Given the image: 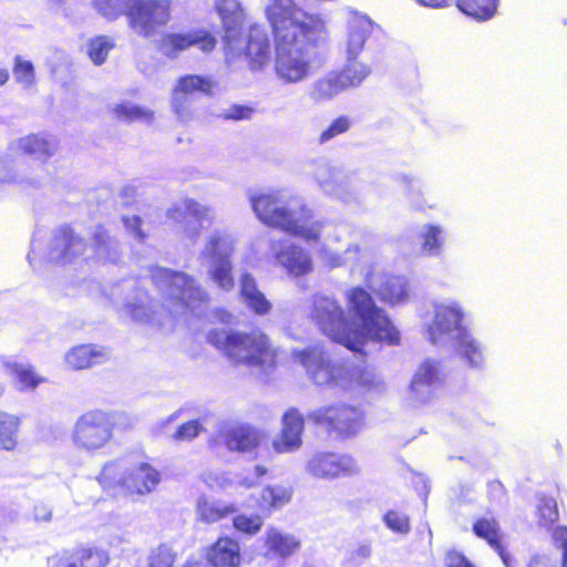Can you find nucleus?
<instances>
[{"mask_svg": "<svg viewBox=\"0 0 567 567\" xmlns=\"http://www.w3.org/2000/svg\"><path fill=\"white\" fill-rule=\"evenodd\" d=\"M147 272L136 280L124 281L126 289L134 290L125 301L124 312L135 321H154L161 307L179 313L195 311L209 300L206 289L186 272L161 267H152Z\"/></svg>", "mask_w": 567, "mask_h": 567, "instance_id": "obj_1", "label": "nucleus"}, {"mask_svg": "<svg viewBox=\"0 0 567 567\" xmlns=\"http://www.w3.org/2000/svg\"><path fill=\"white\" fill-rule=\"evenodd\" d=\"M327 35L320 16L286 1V83H297L310 75L312 60Z\"/></svg>", "mask_w": 567, "mask_h": 567, "instance_id": "obj_2", "label": "nucleus"}, {"mask_svg": "<svg viewBox=\"0 0 567 567\" xmlns=\"http://www.w3.org/2000/svg\"><path fill=\"white\" fill-rule=\"evenodd\" d=\"M207 340L217 349L225 351L235 363L258 369L265 381H268L275 372L276 353L264 333L212 330L207 334Z\"/></svg>", "mask_w": 567, "mask_h": 567, "instance_id": "obj_3", "label": "nucleus"}, {"mask_svg": "<svg viewBox=\"0 0 567 567\" xmlns=\"http://www.w3.org/2000/svg\"><path fill=\"white\" fill-rule=\"evenodd\" d=\"M237 238L227 230H213L199 251L198 259L206 267L208 278L223 291L235 287L231 256L236 250Z\"/></svg>", "mask_w": 567, "mask_h": 567, "instance_id": "obj_4", "label": "nucleus"}, {"mask_svg": "<svg viewBox=\"0 0 567 567\" xmlns=\"http://www.w3.org/2000/svg\"><path fill=\"white\" fill-rule=\"evenodd\" d=\"M350 309L361 319L369 337L377 342L399 346L401 336L385 312L377 307L371 295L362 287L348 291Z\"/></svg>", "mask_w": 567, "mask_h": 567, "instance_id": "obj_5", "label": "nucleus"}, {"mask_svg": "<svg viewBox=\"0 0 567 567\" xmlns=\"http://www.w3.org/2000/svg\"><path fill=\"white\" fill-rule=\"evenodd\" d=\"M312 317L321 329L333 341L344 346L347 349L365 355L363 348L367 343V336L359 329H351L342 307L329 299H322L315 305Z\"/></svg>", "mask_w": 567, "mask_h": 567, "instance_id": "obj_6", "label": "nucleus"}, {"mask_svg": "<svg viewBox=\"0 0 567 567\" xmlns=\"http://www.w3.org/2000/svg\"><path fill=\"white\" fill-rule=\"evenodd\" d=\"M113 419L102 410H91L78 417L72 430L76 449L93 453L105 447L113 437Z\"/></svg>", "mask_w": 567, "mask_h": 567, "instance_id": "obj_7", "label": "nucleus"}, {"mask_svg": "<svg viewBox=\"0 0 567 567\" xmlns=\"http://www.w3.org/2000/svg\"><path fill=\"white\" fill-rule=\"evenodd\" d=\"M216 82L208 76L187 74L181 76L171 95V109L178 121L188 123L198 117L196 95H212Z\"/></svg>", "mask_w": 567, "mask_h": 567, "instance_id": "obj_8", "label": "nucleus"}, {"mask_svg": "<svg viewBox=\"0 0 567 567\" xmlns=\"http://www.w3.org/2000/svg\"><path fill=\"white\" fill-rule=\"evenodd\" d=\"M363 412L350 404L322 406L309 413V419L337 439L354 436L363 425Z\"/></svg>", "mask_w": 567, "mask_h": 567, "instance_id": "obj_9", "label": "nucleus"}, {"mask_svg": "<svg viewBox=\"0 0 567 567\" xmlns=\"http://www.w3.org/2000/svg\"><path fill=\"white\" fill-rule=\"evenodd\" d=\"M171 16V0H138L127 11L130 28L144 38L155 35L169 22Z\"/></svg>", "mask_w": 567, "mask_h": 567, "instance_id": "obj_10", "label": "nucleus"}, {"mask_svg": "<svg viewBox=\"0 0 567 567\" xmlns=\"http://www.w3.org/2000/svg\"><path fill=\"white\" fill-rule=\"evenodd\" d=\"M168 216L182 224L184 237L193 243L197 241L203 230L209 228L216 220V212L213 207L192 198L174 205L168 210Z\"/></svg>", "mask_w": 567, "mask_h": 567, "instance_id": "obj_11", "label": "nucleus"}, {"mask_svg": "<svg viewBox=\"0 0 567 567\" xmlns=\"http://www.w3.org/2000/svg\"><path fill=\"white\" fill-rule=\"evenodd\" d=\"M227 56L245 55L252 64V68H260L268 60L270 44L265 29L260 25H252L247 35L241 29L236 31L233 39H224Z\"/></svg>", "mask_w": 567, "mask_h": 567, "instance_id": "obj_12", "label": "nucleus"}, {"mask_svg": "<svg viewBox=\"0 0 567 567\" xmlns=\"http://www.w3.org/2000/svg\"><path fill=\"white\" fill-rule=\"evenodd\" d=\"M216 39L206 30H190L184 33H165L158 41V50L169 59L177 58L181 52L196 47L203 52L212 51Z\"/></svg>", "mask_w": 567, "mask_h": 567, "instance_id": "obj_13", "label": "nucleus"}, {"mask_svg": "<svg viewBox=\"0 0 567 567\" xmlns=\"http://www.w3.org/2000/svg\"><path fill=\"white\" fill-rule=\"evenodd\" d=\"M461 330H466V328L463 326V313L458 307L447 305L436 307L433 321L427 328L431 343L440 344L450 340L454 341Z\"/></svg>", "mask_w": 567, "mask_h": 567, "instance_id": "obj_14", "label": "nucleus"}, {"mask_svg": "<svg viewBox=\"0 0 567 567\" xmlns=\"http://www.w3.org/2000/svg\"><path fill=\"white\" fill-rule=\"evenodd\" d=\"M307 471L313 477L332 480L353 474L355 463L350 455L319 452L309 460Z\"/></svg>", "mask_w": 567, "mask_h": 567, "instance_id": "obj_15", "label": "nucleus"}, {"mask_svg": "<svg viewBox=\"0 0 567 567\" xmlns=\"http://www.w3.org/2000/svg\"><path fill=\"white\" fill-rule=\"evenodd\" d=\"M86 246L83 239L76 236L69 227L60 228L53 239L49 251V259L55 262H74L84 256Z\"/></svg>", "mask_w": 567, "mask_h": 567, "instance_id": "obj_16", "label": "nucleus"}, {"mask_svg": "<svg viewBox=\"0 0 567 567\" xmlns=\"http://www.w3.org/2000/svg\"><path fill=\"white\" fill-rule=\"evenodd\" d=\"M249 200L262 224L272 228H284V199L280 193L250 195Z\"/></svg>", "mask_w": 567, "mask_h": 567, "instance_id": "obj_17", "label": "nucleus"}, {"mask_svg": "<svg viewBox=\"0 0 567 567\" xmlns=\"http://www.w3.org/2000/svg\"><path fill=\"white\" fill-rule=\"evenodd\" d=\"M472 530L478 538L484 539L498 554L506 567H518L517 561L506 549L504 534L495 518H477L472 526Z\"/></svg>", "mask_w": 567, "mask_h": 567, "instance_id": "obj_18", "label": "nucleus"}, {"mask_svg": "<svg viewBox=\"0 0 567 567\" xmlns=\"http://www.w3.org/2000/svg\"><path fill=\"white\" fill-rule=\"evenodd\" d=\"M323 225L313 220L309 208L286 209V231L307 241H318Z\"/></svg>", "mask_w": 567, "mask_h": 567, "instance_id": "obj_19", "label": "nucleus"}, {"mask_svg": "<svg viewBox=\"0 0 567 567\" xmlns=\"http://www.w3.org/2000/svg\"><path fill=\"white\" fill-rule=\"evenodd\" d=\"M347 29V59L348 61H354L362 52L365 41L372 33L373 22L364 14L351 12Z\"/></svg>", "mask_w": 567, "mask_h": 567, "instance_id": "obj_20", "label": "nucleus"}, {"mask_svg": "<svg viewBox=\"0 0 567 567\" xmlns=\"http://www.w3.org/2000/svg\"><path fill=\"white\" fill-rule=\"evenodd\" d=\"M159 481L161 474L148 463H131L125 489L132 494H148L155 489Z\"/></svg>", "mask_w": 567, "mask_h": 567, "instance_id": "obj_21", "label": "nucleus"}, {"mask_svg": "<svg viewBox=\"0 0 567 567\" xmlns=\"http://www.w3.org/2000/svg\"><path fill=\"white\" fill-rule=\"evenodd\" d=\"M19 147L24 154L45 162L58 150V141L47 134H30L19 140Z\"/></svg>", "mask_w": 567, "mask_h": 567, "instance_id": "obj_22", "label": "nucleus"}, {"mask_svg": "<svg viewBox=\"0 0 567 567\" xmlns=\"http://www.w3.org/2000/svg\"><path fill=\"white\" fill-rule=\"evenodd\" d=\"M106 357V352L96 346L81 344L66 352L65 362L71 369L82 370L102 363Z\"/></svg>", "mask_w": 567, "mask_h": 567, "instance_id": "obj_23", "label": "nucleus"}, {"mask_svg": "<svg viewBox=\"0 0 567 567\" xmlns=\"http://www.w3.org/2000/svg\"><path fill=\"white\" fill-rule=\"evenodd\" d=\"M240 296L245 305L256 315H266L271 308L268 299L258 289L255 278L248 272L240 277Z\"/></svg>", "mask_w": 567, "mask_h": 567, "instance_id": "obj_24", "label": "nucleus"}, {"mask_svg": "<svg viewBox=\"0 0 567 567\" xmlns=\"http://www.w3.org/2000/svg\"><path fill=\"white\" fill-rule=\"evenodd\" d=\"M260 433L248 425L234 427L226 434L227 449L239 453H251L260 444Z\"/></svg>", "mask_w": 567, "mask_h": 567, "instance_id": "obj_25", "label": "nucleus"}, {"mask_svg": "<svg viewBox=\"0 0 567 567\" xmlns=\"http://www.w3.org/2000/svg\"><path fill=\"white\" fill-rule=\"evenodd\" d=\"M207 560L214 567H236L240 561L239 546L230 538H220L208 550Z\"/></svg>", "mask_w": 567, "mask_h": 567, "instance_id": "obj_26", "label": "nucleus"}, {"mask_svg": "<svg viewBox=\"0 0 567 567\" xmlns=\"http://www.w3.org/2000/svg\"><path fill=\"white\" fill-rule=\"evenodd\" d=\"M216 8L224 24V39H233L236 31L241 29L244 20V10L240 3L238 0H217Z\"/></svg>", "mask_w": 567, "mask_h": 567, "instance_id": "obj_27", "label": "nucleus"}, {"mask_svg": "<svg viewBox=\"0 0 567 567\" xmlns=\"http://www.w3.org/2000/svg\"><path fill=\"white\" fill-rule=\"evenodd\" d=\"M21 419L4 411H0V450L12 452L19 441Z\"/></svg>", "mask_w": 567, "mask_h": 567, "instance_id": "obj_28", "label": "nucleus"}, {"mask_svg": "<svg viewBox=\"0 0 567 567\" xmlns=\"http://www.w3.org/2000/svg\"><path fill=\"white\" fill-rule=\"evenodd\" d=\"M131 463L130 460L122 458L105 464L99 477L100 483L104 487L122 486L125 488Z\"/></svg>", "mask_w": 567, "mask_h": 567, "instance_id": "obj_29", "label": "nucleus"}, {"mask_svg": "<svg viewBox=\"0 0 567 567\" xmlns=\"http://www.w3.org/2000/svg\"><path fill=\"white\" fill-rule=\"evenodd\" d=\"M93 250L100 260L115 262L120 258L117 240L109 236L103 227H97L93 234Z\"/></svg>", "mask_w": 567, "mask_h": 567, "instance_id": "obj_30", "label": "nucleus"}, {"mask_svg": "<svg viewBox=\"0 0 567 567\" xmlns=\"http://www.w3.org/2000/svg\"><path fill=\"white\" fill-rule=\"evenodd\" d=\"M454 348L472 367H478L483 362V352L480 343L466 330H461L455 336Z\"/></svg>", "mask_w": 567, "mask_h": 567, "instance_id": "obj_31", "label": "nucleus"}, {"mask_svg": "<svg viewBox=\"0 0 567 567\" xmlns=\"http://www.w3.org/2000/svg\"><path fill=\"white\" fill-rule=\"evenodd\" d=\"M305 417L297 410L286 411V452H291L302 445Z\"/></svg>", "mask_w": 567, "mask_h": 567, "instance_id": "obj_32", "label": "nucleus"}, {"mask_svg": "<svg viewBox=\"0 0 567 567\" xmlns=\"http://www.w3.org/2000/svg\"><path fill=\"white\" fill-rule=\"evenodd\" d=\"M442 381V372L437 361L426 359L415 371L410 386L417 391L424 386H432Z\"/></svg>", "mask_w": 567, "mask_h": 567, "instance_id": "obj_33", "label": "nucleus"}, {"mask_svg": "<svg viewBox=\"0 0 567 567\" xmlns=\"http://www.w3.org/2000/svg\"><path fill=\"white\" fill-rule=\"evenodd\" d=\"M311 269L312 260L305 249L292 245L286 250V271L290 276H305Z\"/></svg>", "mask_w": 567, "mask_h": 567, "instance_id": "obj_34", "label": "nucleus"}, {"mask_svg": "<svg viewBox=\"0 0 567 567\" xmlns=\"http://www.w3.org/2000/svg\"><path fill=\"white\" fill-rule=\"evenodd\" d=\"M456 7L464 14L484 21L495 14L497 0H456Z\"/></svg>", "mask_w": 567, "mask_h": 567, "instance_id": "obj_35", "label": "nucleus"}, {"mask_svg": "<svg viewBox=\"0 0 567 567\" xmlns=\"http://www.w3.org/2000/svg\"><path fill=\"white\" fill-rule=\"evenodd\" d=\"M346 90L338 71L328 73L316 81L313 95L317 100H330Z\"/></svg>", "mask_w": 567, "mask_h": 567, "instance_id": "obj_36", "label": "nucleus"}, {"mask_svg": "<svg viewBox=\"0 0 567 567\" xmlns=\"http://www.w3.org/2000/svg\"><path fill=\"white\" fill-rule=\"evenodd\" d=\"M114 114L117 118L128 122L141 121L144 123H151L154 118V113L150 109L128 102L116 105Z\"/></svg>", "mask_w": 567, "mask_h": 567, "instance_id": "obj_37", "label": "nucleus"}, {"mask_svg": "<svg viewBox=\"0 0 567 567\" xmlns=\"http://www.w3.org/2000/svg\"><path fill=\"white\" fill-rule=\"evenodd\" d=\"M338 73L347 90L360 85L369 76L371 70L365 64L348 61V64L342 70L338 71Z\"/></svg>", "mask_w": 567, "mask_h": 567, "instance_id": "obj_38", "label": "nucleus"}, {"mask_svg": "<svg viewBox=\"0 0 567 567\" xmlns=\"http://www.w3.org/2000/svg\"><path fill=\"white\" fill-rule=\"evenodd\" d=\"M380 295L383 300L394 305L408 298V288L400 278H389L381 285Z\"/></svg>", "mask_w": 567, "mask_h": 567, "instance_id": "obj_39", "label": "nucleus"}, {"mask_svg": "<svg viewBox=\"0 0 567 567\" xmlns=\"http://www.w3.org/2000/svg\"><path fill=\"white\" fill-rule=\"evenodd\" d=\"M235 509L233 506H221L214 502H209L205 498H200L197 504L198 516L203 522L214 523L227 515L233 513Z\"/></svg>", "mask_w": 567, "mask_h": 567, "instance_id": "obj_40", "label": "nucleus"}, {"mask_svg": "<svg viewBox=\"0 0 567 567\" xmlns=\"http://www.w3.org/2000/svg\"><path fill=\"white\" fill-rule=\"evenodd\" d=\"M75 551L78 567H106L109 556L97 548H79Z\"/></svg>", "mask_w": 567, "mask_h": 567, "instance_id": "obj_41", "label": "nucleus"}, {"mask_svg": "<svg viewBox=\"0 0 567 567\" xmlns=\"http://www.w3.org/2000/svg\"><path fill=\"white\" fill-rule=\"evenodd\" d=\"M537 524L544 528H550L559 517L556 501L550 497H542L537 506Z\"/></svg>", "mask_w": 567, "mask_h": 567, "instance_id": "obj_42", "label": "nucleus"}, {"mask_svg": "<svg viewBox=\"0 0 567 567\" xmlns=\"http://www.w3.org/2000/svg\"><path fill=\"white\" fill-rule=\"evenodd\" d=\"M293 357L298 359L313 379L320 370L326 369V364L316 349H306L293 352Z\"/></svg>", "mask_w": 567, "mask_h": 567, "instance_id": "obj_43", "label": "nucleus"}, {"mask_svg": "<svg viewBox=\"0 0 567 567\" xmlns=\"http://www.w3.org/2000/svg\"><path fill=\"white\" fill-rule=\"evenodd\" d=\"M113 42L107 37H97L92 39L87 44V54L95 65H101L105 62L110 50L113 48Z\"/></svg>", "mask_w": 567, "mask_h": 567, "instance_id": "obj_44", "label": "nucleus"}, {"mask_svg": "<svg viewBox=\"0 0 567 567\" xmlns=\"http://www.w3.org/2000/svg\"><path fill=\"white\" fill-rule=\"evenodd\" d=\"M383 523L385 526L396 534H408L411 529L410 517L398 509H389L384 513Z\"/></svg>", "mask_w": 567, "mask_h": 567, "instance_id": "obj_45", "label": "nucleus"}, {"mask_svg": "<svg viewBox=\"0 0 567 567\" xmlns=\"http://www.w3.org/2000/svg\"><path fill=\"white\" fill-rule=\"evenodd\" d=\"M441 246V228L434 225H426L422 235V250L427 255H436Z\"/></svg>", "mask_w": 567, "mask_h": 567, "instance_id": "obj_46", "label": "nucleus"}, {"mask_svg": "<svg viewBox=\"0 0 567 567\" xmlns=\"http://www.w3.org/2000/svg\"><path fill=\"white\" fill-rule=\"evenodd\" d=\"M8 368L16 374L19 382L25 388H35L42 380L38 378L30 364L12 363Z\"/></svg>", "mask_w": 567, "mask_h": 567, "instance_id": "obj_47", "label": "nucleus"}, {"mask_svg": "<svg viewBox=\"0 0 567 567\" xmlns=\"http://www.w3.org/2000/svg\"><path fill=\"white\" fill-rule=\"evenodd\" d=\"M351 120L346 116H339L336 120H333L330 125L323 130L319 136V142L321 144L334 138L336 136H339L346 132H348L351 127Z\"/></svg>", "mask_w": 567, "mask_h": 567, "instance_id": "obj_48", "label": "nucleus"}, {"mask_svg": "<svg viewBox=\"0 0 567 567\" xmlns=\"http://www.w3.org/2000/svg\"><path fill=\"white\" fill-rule=\"evenodd\" d=\"M174 560L175 555L166 545L154 548L147 557L148 567H172Z\"/></svg>", "mask_w": 567, "mask_h": 567, "instance_id": "obj_49", "label": "nucleus"}, {"mask_svg": "<svg viewBox=\"0 0 567 567\" xmlns=\"http://www.w3.org/2000/svg\"><path fill=\"white\" fill-rule=\"evenodd\" d=\"M262 520L258 515H238L234 518V526L237 530L248 534L255 535L261 528Z\"/></svg>", "mask_w": 567, "mask_h": 567, "instance_id": "obj_50", "label": "nucleus"}, {"mask_svg": "<svg viewBox=\"0 0 567 567\" xmlns=\"http://www.w3.org/2000/svg\"><path fill=\"white\" fill-rule=\"evenodd\" d=\"M16 80L25 86H30L34 81V69L30 61H24L20 56L16 58L13 69Z\"/></svg>", "mask_w": 567, "mask_h": 567, "instance_id": "obj_51", "label": "nucleus"}, {"mask_svg": "<svg viewBox=\"0 0 567 567\" xmlns=\"http://www.w3.org/2000/svg\"><path fill=\"white\" fill-rule=\"evenodd\" d=\"M266 13L274 33L279 38L284 25V0H275L274 4L267 7Z\"/></svg>", "mask_w": 567, "mask_h": 567, "instance_id": "obj_52", "label": "nucleus"}, {"mask_svg": "<svg viewBox=\"0 0 567 567\" xmlns=\"http://www.w3.org/2000/svg\"><path fill=\"white\" fill-rule=\"evenodd\" d=\"M204 430L202 423L197 420L182 424L174 434L177 441H190Z\"/></svg>", "mask_w": 567, "mask_h": 567, "instance_id": "obj_53", "label": "nucleus"}, {"mask_svg": "<svg viewBox=\"0 0 567 567\" xmlns=\"http://www.w3.org/2000/svg\"><path fill=\"white\" fill-rule=\"evenodd\" d=\"M126 230L140 243L146 238V234L142 229V219L138 216H124L122 218Z\"/></svg>", "mask_w": 567, "mask_h": 567, "instance_id": "obj_54", "label": "nucleus"}, {"mask_svg": "<svg viewBox=\"0 0 567 567\" xmlns=\"http://www.w3.org/2000/svg\"><path fill=\"white\" fill-rule=\"evenodd\" d=\"M75 551L54 555L48 560V567H78Z\"/></svg>", "mask_w": 567, "mask_h": 567, "instance_id": "obj_55", "label": "nucleus"}, {"mask_svg": "<svg viewBox=\"0 0 567 567\" xmlns=\"http://www.w3.org/2000/svg\"><path fill=\"white\" fill-rule=\"evenodd\" d=\"M252 114V109L245 105H231L228 109H225L220 116L226 120H248Z\"/></svg>", "mask_w": 567, "mask_h": 567, "instance_id": "obj_56", "label": "nucleus"}, {"mask_svg": "<svg viewBox=\"0 0 567 567\" xmlns=\"http://www.w3.org/2000/svg\"><path fill=\"white\" fill-rule=\"evenodd\" d=\"M555 545L563 550L561 564L567 567V527L557 526L551 534Z\"/></svg>", "mask_w": 567, "mask_h": 567, "instance_id": "obj_57", "label": "nucleus"}, {"mask_svg": "<svg viewBox=\"0 0 567 567\" xmlns=\"http://www.w3.org/2000/svg\"><path fill=\"white\" fill-rule=\"evenodd\" d=\"M445 567H475L474 564L461 551L451 549L445 554Z\"/></svg>", "mask_w": 567, "mask_h": 567, "instance_id": "obj_58", "label": "nucleus"}, {"mask_svg": "<svg viewBox=\"0 0 567 567\" xmlns=\"http://www.w3.org/2000/svg\"><path fill=\"white\" fill-rule=\"evenodd\" d=\"M266 545L268 554L272 553L275 556H284V536L277 530H270L267 536Z\"/></svg>", "mask_w": 567, "mask_h": 567, "instance_id": "obj_59", "label": "nucleus"}, {"mask_svg": "<svg viewBox=\"0 0 567 567\" xmlns=\"http://www.w3.org/2000/svg\"><path fill=\"white\" fill-rule=\"evenodd\" d=\"M372 554V548L369 543L360 544L349 556L348 561L358 564L368 559Z\"/></svg>", "mask_w": 567, "mask_h": 567, "instance_id": "obj_60", "label": "nucleus"}, {"mask_svg": "<svg viewBox=\"0 0 567 567\" xmlns=\"http://www.w3.org/2000/svg\"><path fill=\"white\" fill-rule=\"evenodd\" d=\"M82 0H47L48 4L52 8L61 9L64 17L71 18L72 4L80 3Z\"/></svg>", "mask_w": 567, "mask_h": 567, "instance_id": "obj_61", "label": "nucleus"}, {"mask_svg": "<svg viewBox=\"0 0 567 567\" xmlns=\"http://www.w3.org/2000/svg\"><path fill=\"white\" fill-rule=\"evenodd\" d=\"M34 518L39 522H49L52 516L51 509L44 504H38L33 511Z\"/></svg>", "mask_w": 567, "mask_h": 567, "instance_id": "obj_62", "label": "nucleus"}, {"mask_svg": "<svg viewBox=\"0 0 567 567\" xmlns=\"http://www.w3.org/2000/svg\"><path fill=\"white\" fill-rule=\"evenodd\" d=\"M262 501L269 504L270 507H279L281 498L278 497L274 489L267 488L262 493Z\"/></svg>", "mask_w": 567, "mask_h": 567, "instance_id": "obj_63", "label": "nucleus"}, {"mask_svg": "<svg viewBox=\"0 0 567 567\" xmlns=\"http://www.w3.org/2000/svg\"><path fill=\"white\" fill-rule=\"evenodd\" d=\"M527 567H555L549 560L543 556L535 555L528 561Z\"/></svg>", "mask_w": 567, "mask_h": 567, "instance_id": "obj_64", "label": "nucleus"}]
</instances>
